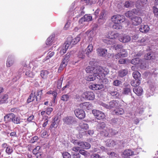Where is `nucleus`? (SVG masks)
Masks as SVG:
<instances>
[{
	"instance_id": "44",
	"label": "nucleus",
	"mask_w": 158,
	"mask_h": 158,
	"mask_svg": "<svg viewBox=\"0 0 158 158\" xmlns=\"http://www.w3.org/2000/svg\"><path fill=\"white\" fill-rule=\"evenodd\" d=\"M120 23H114L112 27L113 29L117 30L121 29H122V27L120 24Z\"/></svg>"
},
{
	"instance_id": "31",
	"label": "nucleus",
	"mask_w": 158,
	"mask_h": 158,
	"mask_svg": "<svg viewBox=\"0 0 158 158\" xmlns=\"http://www.w3.org/2000/svg\"><path fill=\"white\" fill-rule=\"evenodd\" d=\"M134 154V152L130 149L126 150L123 152V155L125 156H129Z\"/></svg>"
},
{
	"instance_id": "57",
	"label": "nucleus",
	"mask_w": 158,
	"mask_h": 158,
	"mask_svg": "<svg viewBox=\"0 0 158 158\" xmlns=\"http://www.w3.org/2000/svg\"><path fill=\"white\" fill-rule=\"evenodd\" d=\"M62 81L60 80H58L57 83V87L58 89L61 88Z\"/></svg>"
},
{
	"instance_id": "9",
	"label": "nucleus",
	"mask_w": 158,
	"mask_h": 158,
	"mask_svg": "<svg viewBox=\"0 0 158 158\" xmlns=\"http://www.w3.org/2000/svg\"><path fill=\"white\" fill-rule=\"evenodd\" d=\"M80 107L85 110H89L92 109V104L89 102H84L81 103Z\"/></svg>"
},
{
	"instance_id": "45",
	"label": "nucleus",
	"mask_w": 158,
	"mask_h": 158,
	"mask_svg": "<svg viewBox=\"0 0 158 158\" xmlns=\"http://www.w3.org/2000/svg\"><path fill=\"white\" fill-rule=\"evenodd\" d=\"M69 99V96L68 94H65L62 96L61 100L64 101H67Z\"/></svg>"
},
{
	"instance_id": "21",
	"label": "nucleus",
	"mask_w": 158,
	"mask_h": 158,
	"mask_svg": "<svg viewBox=\"0 0 158 158\" xmlns=\"http://www.w3.org/2000/svg\"><path fill=\"white\" fill-rule=\"evenodd\" d=\"M109 129L106 128L105 129H103L100 132V135L102 138L108 137L109 135Z\"/></svg>"
},
{
	"instance_id": "40",
	"label": "nucleus",
	"mask_w": 158,
	"mask_h": 158,
	"mask_svg": "<svg viewBox=\"0 0 158 158\" xmlns=\"http://www.w3.org/2000/svg\"><path fill=\"white\" fill-rule=\"evenodd\" d=\"M54 39V37L53 36H51L48 37L46 41V44L47 45H51Z\"/></svg>"
},
{
	"instance_id": "29",
	"label": "nucleus",
	"mask_w": 158,
	"mask_h": 158,
	"mask_svg": "<svg viewBox=\"0 0 158 158\" xmlns=\"http://www.w3.org/2000/svg\"><path fill=\"white\" fill-rule=\"evenodd\" d=\"M93 46L92 44H89L86 49V55L89 56V55L93 51Z\"/></svg>"
},
{
	"instance_id": "11",
	"label": "nucleus",
	"mask_w": 158,
	"mask_h": 158,
	"mask_svg": "<svg viewBox=\"0 0 158 158\" xmlns=\"http://www.w3.org/2000/svg\"><path fill=\"white\" fill-rule=\"evenodd\" d=\"M131 40V36L125 34L119 37V40L123 43L128 42Z\"/></svg>"
},
{
	"instance_id": "54",
	"label": "nucleus",
	"mask_w": 158,
	"mask_h": 158,
	"mask_svg": "<svg viewBox=\"0 0 158 158\" xmlns=\"http://www.w3.org/2000/svg\"><path fill=\"white\" fill-rule=\"evenodd\" d=\"M100 112V111L96 110H92V113L95 116L96 118V117L97 116L98 114H99Z\"/></svg>"
},
{
	"instance_id": "1",
	"label": "nucleus",
	"mask_w": 158,
	"mask_h": 158,
	"mask_svg": "<svg viewBox=\"0 0 158 158\" xmlns=\"http://www.w3.org/2000/svg\"><path fill=\"white\" fill-rule=\"evenodd\" d=\"M94 71V74L97 76V78L99 80H104V77H105L109 73L108 69L106 68H102L101 66H95V69Z\"/></svg>"
},
{
	"instance_id": "18",
	"label": "nucleus",
	"mask_w": 158,
	"mask_h": 158,
	"mask_svg": "<svg viewBox=\"0 0 158 158\" xmlns=\"http://www.w3.org/2000/svg\"><path fill=\"white\" fill-rule=\"evenodd\" d=\"M35 92L33 90L31 91V93L27 99V103H29L34 101L35 98Z\"/></svg>"
},
{
	"instance_id": "52",
	"label": "nucleus",
	"mask_w": 158,
	"mask_h": 158,
	"mask_svg": "<svg viewBox=\"0 0 158 158\" xmlns=\"http://www.w3.org/2000/svg\"><path fill=\"white\" fill-rule=\"evenodd\" d=\"M71 56V54L70 53L68 52L65 55L64 58L63 59L64 60H65L68 62L69 61V58Z\"/></svg>"
},
{
	"instance_id": "22",
	"label": "nucleus",
	"mask_w": 158,
	"mask_h": 158,
	"mask_svg": "<svg viewBox=\"0 0 158 158\" xmlns=\"http://www.w3.org/2000/svg\"><path fill=\"white\" fill-rule=\"evenodd\" d=\"M127 56V53L126 52L125 53H122L121 52L116 54L113 57L116 59H119L122 57H126Z\"/></svg>"
},
{
	"instance_id": "33",
	"label": "nucleus",
	"mask_w": 158,
	"mask_h": 158,
	"mask_svg": "<svg viewBox=\"0 0 158 158\" xmlns=\"http://www.w3.org/2000/svg\"><path fill=\"white\" fill-rule=\"evenodd\" d=\"M14 117L13 118L12 121L14 124H19L20 123V122H21L20 121V118L18 117H16L15 115L14 114Z\"/></svg>"
},
{
	"instance_id": "20",
	"label": "nucleus",
	"mask_w": 158,
	"mask_h": 158,
	"mask_svg": "<svg viewBox=\"0 0 158 158\" xmlns=\"http://www.w3.org/2000/svg\"><path fill=\"white\" fill-rule=\"evenodd\" d=\"M133 91L137 95L140 96L142 94L143 89L141 87H139L137 88H134Z\"/></svg>"
},
{
	"instance_id": "63",
	"label": "nucleus",
	"mask_w": 158,
	"mask_h": 158,
	"mask_svg": "<svg viewBox=\"0 0 158 158\" xmlns=\"http://www.w3.org/2000/svg\"><path fill=\"white\" fill-rule=\"evenodd\" d=\"M66 66L65 65H63L62 64H61L58 70V72L59 73L61 72L64 69Z\"/></svg>"
},
{
	"instance_id": "36",
	"label": "nucleus",
	"mask_w": 158,
	"mask_h": 158,
	"mask_svg": "<svg viewBox=\"0 0 158 158\" xmlns=\"http://www.w3.org/2000/svg\"><path fill=\"white\" fill-rule=\"evenodd\" d=\"M144 58L146 60H152L154 59L153 54L151 53H148L145 55Z\"/></svg>"
},
{
	"instance_id": "19",
	"label": "nucleus",
	"mask_w": 158,
	"mask_h": 158,
	"mask_svg": "<svg viewBox=\"0 0 158 158\" xmlns=\"http://www.w3.org/2000/svg\"><path fill=\"white\" fill-rule=\"evenodd\" d=\"M8 96L7 94H4L0 97V105L6 103L7 102Z\"/></svg>"
},
{
	"instance_id": "41",
	"label": "nucleus",
	"mask_w": 158,
	"mask_h": 158,
	"mask_svg": "<svg viewBox=\"0 0 158 158\" xmlns=\"http://www.w3.org/2000/svg\"><path fill=\"white\" fill-rule=\"evenodd\" d=\"M105 117V115L101 111L97 116L96 117V118L97 119L101 120L104 119Z\"/></svg>"
},
{
	"instance_id": "60",
	"label": "nucleus",
	"mask_w": 158,
	"mask_h": 158,
	"mask_svg": "<svg viewBox=\"0 0 158 158\" xmlns=\"http://www.w3.org/2000/svg\"><path fill=\"white\" fill-rule=\"evenodd\" d=\"M84 149H88L90 148L91 145L89 143L86 142H84Z\"/></svg>"
},
{
	"instance_id": "53",
	"label": "nucleus",
	"mask_w": 158,
	"mask_h": 158,
	"mask_svg": "<svg viewBox=\"0 0 158 158\" xmlns=\"http://www.w3.org/2000/svg\"><path fill=\"white\" fill-rule=\"evenodd\" d=\"M78 56L80 58H81V59H83L85 57V55L84 54V53L83 52L80 51L78 53Z\"/></svg>"
},
{
	"instance_id": "35",
	"label": "nucleus",
	"mask_w": 158,
	"mask_h": 158,
	"mask_svg": "<svg viewBox=\"0 0 158 158\" xmlns=\"http://www.w3.org/2000/svg\"><path fill=\"white\" fill-rule=\"evenodd\" d=\"M95 67L92 66H89L87 67L86 69V71L87 73H94Z\"/></svg>"
},
{
	"instance_id": "48",
	"label": "nucleus",
	"mask_w": 158,
	"mask_h": 158,
	"mask_svg": "<svg viewBox=\"0 0 158 158\" xmlns=\"http://www.w3.org/2000/svg\"><path fill=\"white\" fill-rule=\"evenodd\" d=\"M83 18L86 22L91 21L92 19V16L88 15H85Z\"/></svg>"
},
{
	"instance_id": "39",
	"label": "nucleus",
	"mask_w": 158,
	"mask_h": 158,
	"mask_svg": "<svg viewBox=\"0 0 158 158\" xmlns=\"http://www.w3.org/2000/svg\"><path fill=\"white\" fill-rule=\"evenodd\" d=\"M131 92V90L130 88L125 87L124 88L123 90V94L128 95L129 93Z\"/></svg>"
},
{
	"instance_id": "49",
	"label": "nucleus",
	"mask_w": 158,
	"mask_h": 158,
	"mask_svg": "<svg viewBox=\"0 0 158 158\" xmlns=\"http://www.w3.org/2000/svg\"><path fill=\"white\" fill-rule=\"evenodd\" d=\"M49 135V134L48 133L47 131L44 130L41 132V136L43 138H45L48 136Z\"/></svg>"
},
{
	"instance_id": "5",
	"label": "nucleus",
	"mask_w": 158,
	"mask_h": 158,
	"mask_svg": "<svg viewBox=\"0 0 158 158\" xmlns=\"http://www.w3.org/2000/svg\"><path fill=\"white\" fill-rule=\"evenodd\" d=\"M81 38L79 35H77L76 37L73 38L71 37L67 38V41L70 43V44H75L78 43L80 40Z\"/></svg>"
},
{
	"instance_id": "59",
	"label": "nucleus",
	"mask_w": 158,
	"mask_h": 158,
	"mask_svg": "<svg viewBox=\"0 0 158 158\" xmlns=\"http://www.w3.org/2000/svg\"><path fill=\"white\" fill-rule=\"evenodd\" d=\"M84 142L83 141H79L78 143V145L79 146V148L84 149Z\"/></svg>"
},
{
	"instance_id": "3",
	"label": "nucleus",
	"mask_w": 158,
	"mask_h": 158,
	"mask_svg": "<svg viewBox=\"0 0 158 158\" xmlns=\"http://www.w3.org/2000/svg\"><path fill=\"white\" fill-rule=\"evenodd\" d=\"M81 96L83 98L89 100H93L94 99L95 97L94 93L92 91L84 92L82 93Z\"/></svg>"
},
{
	"instance_id": "4",
	"label": "nucleus",
	"mask_w": 158,
	"mask_h": 158,
	"mask_svg": "<svg viewBox=\"0 0 158 158\" xmlns=\"http://www.w3.org/2000/svg\"><path fill=\"white\" fill-rule=\"evenodd\" d=\"M74 113L77 117L81 119L85 118V113L84 110L79 108L75 110Z\"/></svg>"
},
{
	"instance_id": "56",
	"label": "nucleus",
	"mask_w": 158,
	"mask_h": 158,
	"mask_svg": "<svg viewBox=\"0 0 158 158\" xmlns=\"http://www.w3.org/2000/svg\"><path fill=\"white\" fill-rule=\"evenodd\" d=\"M109 132H110L112 135H115L118 132L115 130L112 129H109Z\"/></svg>"
},
{
	"instance_id": "62",
	"label": "nucleus",
	"mask_w": 158,
	"mask_h": 158,
	"mask_svg": "<svg viewBox=\"0 0 158 158\" xmlns=\"http://www.w3.org/2000/svg\"><path fill=\"white\" fill-rule=\"evenodd\" d=\"M57 126L56 122L55 121H54L51 124L49 128L51 129L54 127L56 128Z\"/></svg>"
},
{
	"instance_id": "15",
	"label": "nucleus",
	"mask_w": 158,
	"mask_h": 158,
	"mask_svg": "<svg viewBox=\"0 0 158 158\" xmlns=\"http://www.w3.org/2000/svg\"><path fill=\"white\" fill-rule=\"evenodd\" d=\"M150 28L148 25H141L139 28V31L143 33H146L149 31Z\"/></svg>"
},
{
	"instance_id": "32",
	"label": "nucleus",
	"mask_w": 158,
	"mask_h": 158,
	"mask_svg": "<svg viewBox=\"0 0 158 158\" xmlns=\"http://www.w3.org/2000/svg\"><path fill=\"white\" fill-rule=\"evenodd\" d=\"M128 73L127 69H124L120 70L118 72L119 76L123 77L126 76Z\"/></svg>"
},
{
	"instance_id": "51",
	"label": "nucleus",
	"mask_w": 158,
	"mask_h": 158,
	"mask_svg": "<svg viewBox=\"0 0 158 158\" xmlns=\"http://www.w3.org/2000/svg\"><path fill=\"white\" fill-rule=\"evenodd\" d=\"M53 110V109L52 108L48 107L45 110L46 114L48 115H49Z\"/></svg>"
},
{
	"instance_id": "42",
	"label": "nucleus",
	"mask_w": 158,
	"mask_h": 158,
	"mask_svg": "<svg viewBox=\"0 0 158 158\" xmlns=\"http://www.w3.org/2000/svg\"><path fill=\"white\" fill-rule=\"evenodd\" d=\"M63 158H71V154L67 152H64L62 153Z\"/></svg>"
},
{
	"instance_id": "17",
	"label": "nucleus",
	"mask_w": 158,
	"mask_h": 158,
	"mask_svg": "<svg viewBox=\"0 0 158 158\" xmlns=\"http://www.w3.org/2000/svg\"><path fill=\"white\" fill-rule=\"evenodd\" d=\"M97 50L98 55L100 56H105L107 53V50L105 49L98 48Z\"/></svg>"
},
{
	"instance_id": "61",
	"label": "nucleus",
	"mask_w": 158,
	"mask_h": 158,
	"mask_svg": "<svg viewBox=\"0 0 158 158\" xmlns=\"http://www.w3.org/2000/svg\"><path fill=\"white\" fill-rule=\"evenodd\" d=\"M52 95L53 96V102H56V99L57 97V93L56 91H54L53 92Z\"/></svg>"
},
{
	"instance_id": "25",
	"label": "nucleus",
	"mask_w": 158,
	"mask_h": 158,
	"mask_svg": "<svg viewBox=\"0 0 158 158\" xmlns=\"http://www.w3.org/2000/svg\"><path fill=\"white\" fill-rule=\"evenodd\" d=\"M63 121L64 122L67 124H70L73 122V117L71 116L64 118L63 119Z\"/></svg>"
},
{
	"instance_id": "64",
	"label": "nucleus",
	"mask_w": 158,
	"mask_h": 158,
	"mask_svg": "<svg viewBox=\"0 0 158 158\" xmlns=\"http://www.w3.org/2000/svg\"><path fill=\"white\" fill-rule=\"evenodd\" d=\"M91 158H102L99 155L97 154H94L91 156Z\"/></svg>"
},
{
	"instance_id": "46",
	"label": "nucleus",
	"mask_w": 158,
	"mask_h": 158,
	"mask_svg": "<svg viewBox=\"0 0 158 158\" xmlns=\"http://www.w3.org/2000/svg\"><path fill=\"white\" fill-rule=\"evenodd\" d=\"M124 5L125 7L127 8L131 7L133 5V2L131 1L126 2Z\"/></svg>"
},
{
	"instance_id": "26",
	"label": "nucleus",
	"mask_w": 158,
	"mask_h": 158,
	"mask_svg": "<svg viewBox=\"0 0 158 158\" xmlns=\"http://www.w3.org/2000/svg\"><path fill=\"white\" fill-rule=\"evenodd\" d=\"M140 79H136L132 80L131 82V85L133 87H136L140 84Z\"/></svg>"
},
{
	"instance_id": "38",
	"label": "nucleus",
	"mask_w": 158,
	"mask_h": 158,
	"mask_svg": "<svg viewBox=\"0 0 158 158\" xmlns=\"http://www.w3.org/2000/svg\"><path fill=\"white\" fill-rule=\"evenodd\" d=\"M13 150L12 147L8 145L6 147V149L5 152L8 155H10L13 152Z\"/></svg>"
},
{
	"instance_id": "2",
	"label": "nucleus",
	"mask_w": 158,
	"mask_h": 158,
	"mask_svg": "<svg viewBox=\"0 0 158 158\" xmlns=\"http://www.w3.org/2000/svg\"><path fill=\"white\" fill-rule=\"evenodd\" d=\"M111 20L114 23H122L125 20V17L120 15H116L111 17Z\"/></svg>"
},
{
	"instance_id": "58",
	"label": "nucleus",
	"mask_w": 158,
	"mask_h": 158,
	"mask_svg": "<svg viewBox=\"0 0 158 158\" xmlns=\"http://www.w3.org/2000/svg\"><path fill=\"white\" fill-rule=\"evenodd\" d=\"M121 83V82L118 80H116L113 82V85L115 86H119Z\"/></svg>"
},
{
	"instance_id": "12",
	"label": "nucleus",
	"mask_w": 158,
	"mask_h": 158,
	"mask_svg": "<svg viewBox=\"0 0 158 158\" xmlns=\"http://www.w3.org/2000/svg\"><path fill=\"white\" fill-rule=\"evenodd\" d=\"M89 88L92 90H100L103 88V85L102 84H98L92 83L89 86Z\"/></svg>"
},
{
	"instance_id": "30",
	"label": "nucleus",
	"mask_w": 158,
	"mask_h": 158,
	"mask_svg": "<svg viewBox=\"0 0 158 158\" xmlns=\"http://www.w3.org/2000/svg\"><path fill=\"white\" fill-rule=\"evenodd\" d=\"M79 126L81 129H84L85 130H86L89 128L88 124L84 123L83 121H81L80 123Z\"/></svg>"
},
{
	"instance_id": "6",
	"label": "nucleus",
	"mask_w": 158,
	"mask_h": 158,
	"mask_svg": "<svg viewBox=\"0 0 158 158\" xmlns=\"http://www.w3.org/2000/svg\"><path fill=\"white\" fill-rule=\"evenodd\" d=\"M118 101L113 100L110 102L108 105H105V106L108 109L115 108L118 106Z\"/></svg>"
},
{
	"instance_id": "34",
	"label": "nucleus",
	"mask_w": 158,
	"mask_h": 158,
	"mask_svg": "<svg viewBox=\"0 0 158 158\" xmlns=\"http://www.w3.org/2000/svg\"><path fill=\"white\" fill-rule=\"evenodd\" d=\"M132 76L135 79H140L141 75L139 72L135 71L133 72Z\"/></svg>"
},
{
	"instance_id": "23",
	"label": "nucleus",
	"mask_w": 158,
	"mask_h": 158,
	"mask_svg": "<svg viewBox=\"0 0 158 158\" xmlns=\"http://www.w3.org/2000/svg\"><path fill=\"white\" fill-rule=\"evenodd\" d=\"M148 40V38L147 37L145 36L143 37L140 40L138 41V43L140 46H144L146 44V43Z\"/></svg>"
},
{
	"instance_id": "10",
	"label": "nucleus",
	"mask_w": 158,
	"mask_h": 158,
	"mask_svg": "<svg viewBox=\"0 0 158 158\" xmlns=\"http://www.w3.org/2000/svg\"><path fill=\"white\" fill-rule=\"evenodd\" d=\"M148 3L147 0H139L136 3L135 6L138 9H143V5L147 4Z\"/></svg>"
},
{
	"instance_id": "16",
	"label": "nucleus",
	"mask_w": 158,
	"mask_h": 158,
	"mask_svg": "<svg viewBox=\"0 0 158 158\" xmlns=\"http://www.w3.org/2000/svg\"><path fill=\"white\" fill-rule=\"evenodd\" d=\"M42 90H38L36 92V94H35V98L36 101L37 102H40L41 98V96L43 94Z\"/></svg>"
},
{
	"instance_id": "55",
	"label": "nucleus",
	"mask_w": 158,
	"mask_h": 158,
	"mask_svg": "<svg viewBox=\"0 0 158 158\" xmlns=\"http://www.w3.org/2000/svg\"><path fill=\"white\" fill-rule=\"evenodd\" d=\"M110 36V38L111 39H114L115 40V39L118 36V33H114L113 32H111Z\"/></svg>"
},
{
	"instance_id": "13",
	"label": "nucleus",
	"mask_w": 158,
	"mask_h": 158,
	"mask_svg": "<svg viewBox=\"0 0 158 158\" xmlns=\"http://www.w3.org/2000/svg\"><path fill=\"white\" fill-rule=\"evenodd\" d=\"M102 41L108 44H112L115 43V41L114 39H111L110 36H108L102 39Z\"/></svg>"
},
{
	"instance_id": "8",
	"label": "nucleus",
	"mask_w": 158,
	"mask_h": 158,
	"mask_svg": "<svg viewBox=\"0 0 158 158\" xmlns=\"http://www.w3.org/2000/svg\"><path fill=\"white\" fill-rule=\"evenodd\" d=\"M132 24L134 26H138L142 22V18L138 16H134L131 19Z\"/></svg>"
},
{
	"instance_id": "27",
	"label": "nucleus",
	"mask_w": 158,
	"mask_h": 158,
	"mask_svg": "<svg viewBox=\"0 0 158 158\" xmlns=\"http://www.w3.org/2000/svg\"><path fill=\"white\" fill-rule=\"evenodd\" d=\"M96 77H97V75L93 73V74L89 75L86 77H85V79L88 81H92L95 80Z\"/></svg>"
},
{
	"instance_id": "47",
	"label": "nucleus",
	"mask_w": 158,
	"mask_h": 158,
	"mask_svg": "<svg viewBox=\"0 0 158 158\" xmlns=\"http://www.w3.org/2000/svg\"><path fill=\"white\" fill-rule=\"evenodd\" d=\"M79 152L80 154L83 155L85 157H87L89 154L84 149L80 150H79Z\"/></svg>"
},
{
	"instance_id": "24",
	"label": "nucleus",
	"mask_w": 158,
	"mask_h": 158,
	"mask_svg": "<svg viewBox=\"0 0 158 158\" xmlns=\"http://www.w3.org/2000/svg\"><path fill=\"white\" fill-rule=\"evenodd\" d=\"M14 62V60L11 56H8L6 61V66L7 67H10L12 66Z\"/></svg>"
},
{
	"instance_id": "28",
	"label": "nucleus",
	"mask_w": 158,
	"mask_h": 158,
	"mask_svg": "<svg viewBox=\"0 0 158 158\" xmlns=\"http://www.w3.org/2000/svg\"><path fill=\"white\" fill-rule=\"evenodd\" d=\"M114 112L115 114L118 115H122L124 113V110L121 108H118L116 110H114Z\"/></svg>"
},
{
	"instance_id": "37",
	"label": "nucleus",
	"mask_w": 158,
	"mask_h": 158,
	"mask_svg": "<svg viewBox=\"0 0 158 158\" xmlns=\"http://www.w3.org/2000/svg\"><path fill=\"white\" fill-rule=\"evenodd\" d=\"M48 74V71L46 70H43L41 71L40 75L43 78L45 79L47 77Z\"/></svg>"
},
{
	"instance_id": "14",
	"label": "nucleus",
	"mask_w": 158,
	"mask_h": 158,
	"mask_svg": "<svg viewBox=\"0 0 158 158\" xmlns=\"http://www.w3.org/2000/svg\"><path fill=\"white\" fill-rule=\"evenodd\" d=\"M14 114L12 113H10L6 114L4 117V121L5 123H8L12 121L13 118L14 117Z\"/></svg>"
},
{
	"instance_id": "7",
	"label": "nucleus",
	"mask_w": 158,
	"mask_h": 158,
	"mask_svg": "<svg viewBox=\"0 0 158 158\" xmlns=\"http://www.w3.org/2000/svg\"><path fill=\"white\" fill-rule=\"evenodd\" d=\"M141 10H128L125 13V15L126 17H129L131 19V18L134 17L133 16L135 15H139V13Z\"/></svg>"
},
{
	"instance_id": "43",
	"label": "nucleus",
	"mask_w": 158,
	"mask_h": 158,
	"mask_svg": "<svg viewBox=\"0 0 158 158\" xmlns=\"http://www.w3.org/2000/svg\"><path fill=\"white\" fill-rule=\"evenodd\" d=\"M140 61V59L138 58H134L132 59L131 61L132 64L134 65H136L139 63Z\"/></svg>"
},
{
	"instance_id": "50",
	"label": "nucleus",
	"mask_w": 158,
	"mask_h": 158,
	"mask_svg": "<svg viewBox=\"0 0 158 158\" xmlns=\"http://www.w3.org/2000/svg\"><path fill=\"white\" fill-rule=\"evenodd\" d=\"M114 48H115V50H118L120 49V50L122 49V52H125V50H123V46L120 44H117L116 45H115L114 46Z\"/></svg>"
}]
</instances>
